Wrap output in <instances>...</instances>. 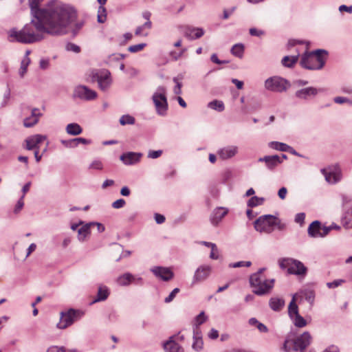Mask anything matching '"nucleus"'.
I'll use <instances>...</instances> for the list:
<instances>
[{
  "label": "nucleus",
  "mask_w": 352,
  "mask_h": 352,
  "mask_svg": "<svg viewBox=\"0 0 352 352\" xmlns=\"http://www.w3.org/2000/svg\"><path fill=\"white\" fill-rule=\"evenodd\" d=\"M298 314H299V312L297 304L290 302L288 306V315L289 318H292L294 316H296Z\"/></svg>",
  "instance_id": "40"
},
{
  "label": "nucleus",
  "mask_w": 352,
  "mask_h": 352,
  "mask_svg": "<svg viewBox=\"0 0 352 352\" xmlns=\"http://www.w3.org/2000/svg\"><path fill=\"white\" fill-rule=\"evenodd\" d=\"M258 161L259 162H264L267 168L270 170H274L281 164V160L278 155H265L263 157H260Z\"/></svg>",
  "instance_id": "17"
},
{
  "label": "nucleus",
  "mask_w": 352,
  "mask_h": 352,
  "mask_svg": "<svg viewBox=\"0 0 352 352\" xmlns=\"http://www.w3.org/2000/svg\"><path fill=\"white\" fill-rule=\"evenodd\" d=\"M173 81L176 83V85L175 86L173 89V91L175 94L179 95L182 93V84L179 82H178L177 79L176 78H173Z\"/></svg>",
  "instance_id": "58"
},
{
  "label": "nucleus",
  "mask_w": 352,
  "mask_h": 352,
  "mask_svg": "<svg viewBox=\"0 0 352 352\" xmlns=\"http://www.w3.org/2000/svg\"><path fill=\"white\" fill-rule=\"evenodd\" d=\"M10 89L9 88H8L6 91V92L4 93V95H3V102H1V107H4L7 105L9 100H10Z\"/></svg>",
  "instance_id": "52"
},
{
  "label": "nucleus",
  "mask_w": 352,
  "mask_h": 352,
  "mask_svg": "<svg viewBox=\"0 0 352 352\" xmlns=\"http://www.w3.org/2000/svg\"><path fill=\"white\" fill-rule=\"evenodd\" d=\"M107 19L106 9L104 6H100L98 11V22L103 23Z\"/></svg>",
  "instance_id": "41"
},
{
  "label": "nucleus",
  "mask_w": 352,
  "mask_h": 352,
  "mask_svg": "<svg viewBox=\"0 0 352 352\" xmlns=\"http://www.w3.org/2000/svg\"><path fill=\"white\" fill-rule=\"evenodd\" d=\"M109 295V292L106 286H100L98 287L96 298L94 302L105 300Z\"/></svg>",
  "instance_id": "29"
},
{
  "label": "nucleus",
  "mask_w": 352,
  "mask_h": 352,
  "mask_svg": "<svg viewBox=\"0 0 352 352\" xmlns=\"http://www.w3.org/2000/svg\"><path fill=\"white\" fill-rule=\"evenodd\" d=\"M94 224H95L94 222L86 223L78 230V239L80 241H85L86 238L90 234V228Z\"/></svg>",
  "instance_id": "26"
},
{
  "label": "nucleus",
  "mask_w": 352,
  "mask_h": 352,
  "mask_svg": "<svg viewBox=\"0 0 352 352\" xmlns=\"http://www.w3.org/2000/svg\"><path fill=\"white\" fill-rule=\"evenodd\" d=\"M165 217L162 214L155 213V220L157 224H162L165 221Z\"/></svg>",
  "instance_id": "63"
},
{
  "label": "nucleus",
  "mask_w": 352,
  "mask_h": 352,
  "mask_svg": "<svg viewBox=\"0 0 352 352\" xmlns=\"http://www.w3.org/2000/svg\"><path fill=\"white\" fill-rule=\"evenodd\" d=\"M179 292V288H175L170 293V294L166 298H165L164 302L166 303L170 302L174 299V298L175 297L176 294H178Z\"/></svg>",
  "instance_id": "49"
},
{
  "label": "nucleus",
  "mask_w": 352,
  "mask_h": 352,
  "mask_svg": "<svg viewBox=\"0 0 352 352\" xmlns=\"http://www.w3.org/2000/svg\"><path fill=\"white\" fill-rule=\"evenodd\" d=\"M211 267L210 265H201L195 271L193 276V283L205 280L210 275Z\"/></svg>",
  "instance_id": "16"
},
{
  "label": "nucleus",
  "mask_w": 352,
  "mask_h": 352,
  "mask_svg": "<svg viewBox=\"0 0 352 352\" xmlns=\"http://www.w3.org/2000/svg\"><path fill=\"white\" fill-rule=\"evenodd\" d=\"M210 258L212 259H217L219 258V250L217 245L214 248H211Z\"/></svg>",
  "instance_id": "62"
},
{
  "label": "nucleus",
  "mask_w": 352,
  "mask_h": 352,
  "mask_svg": "<svg viewBox=\"0 0 352 352\" xmlns=\"http://www.w3.org/2000/svg\"><path fill=\"white\" fill-rule=\"evenodd\" d=\"M322 225L320 221H314L308 227V235L312 238L320 237Z\"/></svg>",
  "instance_id": "23"
},
{
  "label": "nucleus",
  "mask_w": 352,
  "mask_h": 352,
  "mask_svg": "<svg viewBox=\"0 0 352 352\" xmlns=\"http://www.w3.org/2000/svg\"><path fill=\"white\" fill-rule=\"evenodd\" d=\"M321 173L325 177V180L331 184H335L341 180L340 172H327L325 168L321 169Z\"/></svg>",
  "instance_id": "22"
},
{
  "label": "nucleus",
  "mask_w": 352,
  "mask_h": 352,
  "mask_svg": "<svg viewBox=\"0 0 352 352\" xmlns=\"http://www.w3.org/2000/svg\"><path fill=\"white\" fill-rule=\"evenodd\" d=\"M288 82L285 79L273 76L267 78L265 82V87L267 90L275 92H283L287 90Z\"/></svg>",
  "instance_id": "9"
},
{
  "label": "nucleus",
  "mask_w": 352,
  "mask_h": 352,
  "mask_svg": "<svg viewBox=\"0 0 352 352\" xmlns=\"http://www.w3.org/2000/svg\"><path fill=\"white\" fill-rule=\"evenodd\" d=\"M210 60L212 62L216 63V64H218V65H221V64H223V63H228V61L227 60H220L218 57H217V55L216 54H213L211 55V57H210Z\"/></svg>",
  "instance_id": "61"
},
{
  "label": "nucleus",
  "mask_w": 352,
  "mask_h": 352,
  "mask_svg": "<svg viewBox=\"0 0 352 352\" xmlns=\"http://www.w3.org/2000/svg\"><path fill=\"white\" fill-rule=\"evenodd\" d=\"M39 119L34 116H30L23 120V125L25 127H32L38 123Z\"/></svg>",
  "instance_id": "38"
},
{
  "label": "nucleus",
  "mask_w": 352,
  "mask_h": 352,
  "mask_svg": "<svg viewBox=\"0 0 352 352\" xmlns=\"http://www.w3.org/2000/svg\"><path fill=\"white\" fill-rule=\"evenodd\" d=\"M133 280H137L138 282H142V278L140 277V278L135 279L134 278V276H133V274H131V273H125V274L120 276L117 279V282H118V285H120L121 286H127Z\"/></svg>",
  "instance_id": "24"
},
{
  "label": "nucleus",
  "mask_w": 352,
  "mask_h": 352,
  "mask_svg": "<svg viewBox=\"0 0 352 352\" xmlns=\"http://www.w3.org/2000/svg\"><path fill=\"white\" fill-rule=\"evenodd\" d=\"M244 50L245 46L243 43H236L232 47L230 52L233 56L241 58L243 56Z\"/></svg>",
  "instance_id": "31"
},
{
  "label": "nucleus",
  "mask_w": 352,
  "mask_h": 352,
  "mask_svg": "<svg viewBox=\"0 0 352 352\" xmlns=\"http://www.w3.org/2000/svg\"><path fill=\"white\" fill-rule=\"evenodd\" d=\"M84 313L78 309H69L67 311L60 312V321L56 327L60 329H65L71 326L75 321L79 320Z\"/></svg>",
  "instance_id": "7"
},
{
  "label": "nucleus",
  "mask_w": 352,
  "mask_h": 352,
  "mask_svg": "<svg viewBox=\"0 0 352 352\" xmlns=\"http://www.w3.org/2000/svg\"><path fill=\"white\" fill-rule=\"evenodd\" d=\"M126 204V201L123 199H119L112 203L111 206L115 209H120L123 208Z\"/></svg>",
  "instance_id": "50"
},
{
  "label": "nucleus",
  "mask_w": 352,
  "mask_h": 352,
  "mask_svg": "<svg viewBox=\"0 0 352 352\" xmlns=\"http://www.w3.org/2000/svg\"><path fill=\"white\" fill-rule=\"evenodd\" d=\"M208 319V317L205 315L204 311H201L195 318V324L193 326H200L204 323Z\"/></svg>",
  "instance_id": "42"
},
{
  "label": "nucleus",
  "mask_w": 352,
  "mask_h": 352,
  "mask_svg": "<svg viewBox=\"0 0 352 352\" xmlns=\"http://www.w3.org/2000/svg\"><path fill=\"white\" fill-rule=\"evenodd\" d=\"M327 55V51L322 49H318L311 52H306L301 56L300 65L306 69H320L325 64Z\"/></svg>",
  "instance_id": "2"
},
{
  "label": "nucleus",
  "mask_w": 352,
  "mask_h": 352,
  "mask_svg": "<svg viewBox=\"0 0 352 352\" xmlns=\"http://www.w3.org/2000/svg\"><path fill=\"white\" fill-rule=\"evenodd\" d=\"M204 342L202 338H193L192 349L196 351H200L203 349Z\"/></svg>",
  "instance_id": "43"
},
{
  "label": "nucleus",
  "mask_w": 352,
  "mask_h": 352,
  "mask_svg": "<svg viewBox=\"0 0 352 352\" xmlns=\"http://www.w3.org/2000/svg\"><path fill=\"white\" fill-rule=\"evenodd\" d=\"M41 2L42 0H28L31 21L21 30L14 28L10 30L9 41L31 44L44 39L45 34H67V28L78 17L75 8L56 0L49 1L41 8Z\"/></svg>",
  "instance_id": "1"
},
{
  "label": "nucleus",
  "mask_w": 352,
  "mask_h": 352,
  "mask_svg": "<svg viewBox=\"0 0 352 352\" xmlns=\"http://www.w3.org/2000/svg\"><path fill=\"white\" fill-rule=\"evenodd\" d=\"M228 212V210L226 208L219 207L215 208L210 215L211 223L217 226Z\"/></svg>",
  "instance_id": "20"
},
{
  "label": "nucleus",
  "mask_w": 352,
  "mask_h": 352,
  "mask_svg": "<svg viewBox=\"0 0 352 352\" xmlns=\"http://www.w3.org/2000/svg\"><path fill=\"white\" fill-rule=\"evenodd\" d=\"M151 272L155 277L165 282L172 280L174 277V272L170 267L155 266L151 269Z\"/></svg>",
  "instance_id": "13"
},
{
  "label": "nucleus",
  "mask_w": 352,
  "mask_h": 352,
  "mask_svg": "<svg viewBox=\"0 0 352 352\" xmlns=\"http://www.w3.org/2000/svg\"><path fill=\"white\" fill-rule=\"evenodd\" d=\"M176 335L170 336L168 340L163 344L165 352H183L182 347L176 342L175 338Z\"/></svg>",
  "instance_id": "21"
},
{
  "label": "nucleus",
  "mask_w": 352,
  "mask_h": 352,
  "mask_svg": "<svg viewBox=\"0 0 352 352\" xmlns=\"http://www.w3.org/2000/svg\"><path fill=\"white\" fill-rule=\"evenodd\" d=\"M142 155L140 153L127 152L123 153L120 159L125 165H133L140 160Z\"/></svg>",
  "instance_id": "19"
},
{
  "label": "nucleus",
  "mask_w": 352,
  "mask_h": 352,
  "mask_svg": "<svg viewBox=\"0 0 352 352\" xmlns=\"http://www.w3.org/2000/svg\"><path fill=\"white\" fill-rule=\"evenodd\" d=\"M146 46V43H140L137 45H131L129 47L128 50L131 53H136L142 50Z\"/></svg>",
  "instance_id": "46"
},
{
  "label": "nucleus",
  "mask_w": 352,
  "mask_h": 352,
  "mask_svg": "<svg viewBox=\"0 0 352 352\" xmlns=\"http://www.w3.org/2000/svg\"><path fill=\"white\" fill-rule=\"evenodd\" d=\"M65 49L68 52H72L76 54L80 52V47L78 45L73 43H68L65 46Z\"/></svg>",
  "instance_id": "47"
},
{
  "label": "nucleus",
  "mask_w": 352,
  "mask_h": 352,
  "mask_svg": "<svg viewBox=\"0 0 352 352\" xmlns=\"http://www.w3.org/2000/svg\"><path fill=\"white\" fill-rule=\"evenodd\" d=\"M333 230V226H322L320 237H324L326 236L329 232Z\"/></svg>",
  "instance_id": "59"
},
{
  "label": "nucleus",
  "mask_w": 352,
  "mask_h": 352,
  "mask_svg": "<svg viewBox=\"0 0 352 352\" xmlns=\"http://www.w3.org/2000/svg\"><path fill=\"white\" fill-rule=\"evenodd\" d=\"M205 32L202 28L187 25L184 28V36L190 40L198 39L204 36Z\"/></svg>",
  "instance_id": "18"
},
{
  "label": "nucleus",
  "mask_w": 352,
  "mask_h": 352,
  "mask_svg": "<svg viewBox=\"0 0 352 352\" xmlns=\"http://www.w3.org/2000/svg\"><path fill=\"white\" fill-rule=\"evenodd\" d=\"M250 34L253 36L260 37L265 34V32L261 30H258L255 28H252L249 30Z\"/></svg>",
  "instance_id": "53"
},
{
  "label": "nucleus",
  "mask_w": 352,
  "mask_h": 352,
  "mask_svg": "<svg viewBox=\"0 0 352 352\" xmlns=\"http://www.w3.org/2000/svg\"><path fill=\"white\" fill-rule=\"evenodd\" d=\"M208 107L218 112H222L225 109L224 103L221 100H214L208 104Z\"/></svg>",
  "instance_id": "33"
},
{
  "label": "nucleus",
  "mask_w": 352,
  "mask_h": 352,
  "mask_svg": "<svg viewBox=\"0 0 352 352\" xmlns=\"http://www.w3.org/2000/svg\"><path fill=\"white\" fill-rule=\"evenodd\" d=\"M162 154V150L157 151H149L148 153V157L151 159H156L160 157Z\"/></svg>",
  "instance_id": "55"
},
{
  "label": "nucleus",
  "mask_w": 352,
  "mask_h": 352,
  "mask_svg": "<svg viewBox=\"0 0 352 352\" xmlns=\"http://www.w3.org/2000/svg\"><path fill=\"white\" fill-rule=\"evenodd\" d=\"M299 55L296 56H285L283 58L281 63L282 64L288 68H292L298 60Z\"/></svg>",
  "instance_id": "30"
},
{
  "label": "nucleus",
  "mask_w": 352,
  "mask_h": 352,
  "mask_svg": "<svg viewBox=\"0 0 352 352\" xmlns=\"http://www.w3.org/2000/svg\"><path fill=\"white\" fill-rule=\"evenodd\" d=\"M92 82H97L99 89L107 91L112 84L111 72L105 69H93L90 73Z\"/></svg>",
  "instance_id": "5"
},
{
  "label": "nucleus",
  "mask_w": 352,
  "mask_h": 352,
  "mask_svg": "<svg viewBox=\"0 0 352 352\" xmlns=\"http://www.w3.org/2000/svg\"><path fill=\"white\" fill-rule=\"evenodd\" d=\"M272 214H265L259 217L254 223V228L260 232L271 233L273 231Z\"/></svg>",
  "instance_id": "10"
},
{
  "label": "nucleus",
  "mask_w": 352,
  "mask_h": 352,
  "mask_svg": "<svg viewBox=\"0 0 352 352\" xmlns=\"http://www.w3.org/2000/svg\"><path fill=\"white\" fill-rule=\"evenodd\" d=\"M119 122L120 124L122 126L126 124H134L135 122V119L132 116L126 114L120 117Z\"/></svg>",
  "instance_id": "37"
},
{
  "label": "nucleus",
  "mask_w": 352,
  "mask_h": 352,
  "mask_svg": "<svg viewBox=\"0 0 352 352\" xmlns=\"http://www.w3.org/2000/svg\"><path fill=\"white\" fill-rule=\"evenodd\" d=\"M76 20V19L67 28V34L70 32L73 37H75L78 34L80 30L82 28V27L85 25V22L83 21H78L76 22L72 27H71L72 24L74 22H75Z\"/></svg>",
  "instance_id": "27"
},
{
  "label": "nucleus",
  "mask_w": 352,
  "mask_h": 352,
  "mask_svg": "<svg viewBox=\"0 0 352 352\" xmlns=\"http://www.w3.org/2000/svg\"><path fill=\"white\" fill-rule=\"evenodd\" d=\"M72 96L83 100H92L97 97V93L85 85H78L74 88Z\"/></svg>",
  "instance_id": "11"
},
{
  "label": "nucleus",
  "mask_w": 352,
  "mask_h": 352,
  "mask_svg": "<svg viewBox=\"0 0 352 352\" xmlns=\"http://www.w3.org/2000/svg\"><path fill=\"white\" fill-rule=\"evenodd\" d=\"M66 132L71 135H78L82 132V127L77 123H70L66 126Z\"/></svg>",
  "instance_id": "28"
},
{
  "label": "nucleus",
  "mask_w": 352,
  "mask_h": 352,
  "mask_svg": "<svg viewBox=\"0 0 352 352\" xmlns=\"http://www.w3.org/2000/svg\"><path fill=\"white\" fill-rule=\"evenodd\" d=\"M273 226H276L278 230H284L286 228V224L281 221L280 219L274 216Z\"/></svg>",
  "instance_id": "45"
},
{
  "label": "nucleus",
  "mask_w": 352,
  "mask_h": 352,
  "mask_svg": "<svg viewBox=\"0 0 352 352\" xmlns=\"http://www.w3.org/2000/svg\"><path fill=\"white\" fill-rule=\"evenodd\" d=\"M265 199L257 196L252 197L248 201L247 205L249 208H254L261 206L263 204Z\"/></svg>",
  "instance_id": "36"
},
{
  "label": "nucleus",
  "mask_w": 352,
  "mask_h": 352,
  "mask_svg": "<svg viewBox=\"0 0 352 352\" xmlns=\"http://www.w3.org/2000/svg\"><path fill=\"white\" fill-rule=\"evenodd\" d=\"M47 352H67L64 346H52L49 347ZM67 352H77L76 349H71Z\"/></svg>",
  "instance_id": "44"
},
{
  "label": "nucleus",
  "mask_w": 352,
  "mask_h": 352,
  "mask_svg": "<svg viewBox=\"0 0 352 352\" xmlns=\"http://www.w3.org/2000/svg\"><path fill=\"white\" fill-rule=\"evenodd\" d=\"M89 168L95 170H102L103 168V164L100 160H94L89 165Z\"/></svg>",
  "instance_id": "51"
},
{
  "label": "nucleus",
  "mask_w": 352,
  "mask_h": 352,
  "mask_svg": "<svg viewBox=\"0 0 352 352\" xmlns=\"http://www.w3.org/2000/svg\"><path fill=\"white\" fill-rule=\"evenodd\" d=\"M294 324L298 328H302L305 327L307 324L306 320L299 314L296 316H294L292 318H290Z\"/></svg>",
  "instance_id": "34"
},
{
  "label": "nucleus",
  "mask_w": 352,
  "mask_h": 352,
  "mask_svg": "<svg viewBox=\"0 0 352 352\" xmlns=\"http://www.w3.org/2000/svg\"><path fill=\"white\" fill-rule=\"evenodd\" d=\"M279 266L283 270L287 269L289 274L304 276L307 271V267L301 261L292 258H285L280 260Z\"/></svg>",
  "instance_id": "6"
},
{
  "label": "nucleus",
  "mask_w": 352,
  "mask_h": 352,
  "mask_svg": "<svg viewBox=\"0 0 352 352\" xmlns=\"http://www.w3.org/2000/svg\"><path fill=\"white\" fill-rule=\"evenodd\" d=\"M23 198H24V195H22L21 197L17 201V203L15 206V208H14L15 213L19 212L23 208V205H24Z\"/></svg>",
  "instance_id": "57"
},
{
  "label": "nucleus",
  "mask_w": 352,
  "mask_h": 352,
  "mask_svg": "<svg viewBox=\"0 0 352 352\" xmlns=\"http://www.w3.org/2000/svg\"><path fill=\"white\" fill-rule=\"evenodd\" d=\"M239 152V148L234 145H229L221 148L217 151V155L223 160H229L234 157Z\"/></svg>",
  "instance_id": "14"
},
{
  "label": "nucleus",
  "mask_w": 352,
  "mask_h": 352,
  "mask_svg": "<svg viewBox=\"0 0 352 352\" xmlns=\"http://www.w3.org/2000/svg\"><path fill=\"white\" fill-rule=\"evenodd\" d=\"M47 138L45 135L36 134L31 136L28 137L25 142L26 144L25 148L27 150H36L37 148H39L38 144L41 143L43 140Z\"/></svg>",
  "instance_id": "15"
},
{
  "label": "nucleus",
  "mask_w": 352,
  "mask_h": 352,
  "mask_svg": "<svg viewBox=\"0 0 352 352\" xmlns=\"http://www.w3.org/2000/svg\"><path fill=\"white\" fill-rule=\"evenodd\" d=\"M312 338L308 331H305L296 339L287 336L283 344L285 352H296L298 349H305L311 342Z\"/></svg>",
  "instance_id": "4"
},
{
  "label": "nucleus",
  "mask_w": 352,
  "mask_h": 352,
  "mask_svg": "<svg viewBox=\"0 0 352 352\" xmlns=\"http://www.w3.org/2000/svg\"><path fill=\"white\" fill-rule=\"evenodd\" d=\"M323 89H317L314 87L302 88L295 92V97L302 100H310L314 99Z\"/></svg>",
  "instance_id": "12"
},
{
  "label": "nucleus",
  "mask_w": 352,
  "mask_h": 352,
  "mask_svg": "<svg viewBox=\"0 0 352 352\" xmlns=\"http://www.w3.org/2000/svg\"><path fill=\"white\" fill-rule=\"evenodd\" d=\"M302 298L312 306L314 303L315 293L312 290H305L300 293Z\"/></svg>",
  "instance_id": "35"
},
{
  "label": "nucleus",
  "mask_w": 352,
  "mask_h": 352,
  "mask_svg": "<svg viewBox=\"0 0 352 352\" xmlns=\"http://www.w3.org/2000/svg\"><path fill=\"white\" fill-rule=\"evenodd\" d=\"M285 305V300L282 298L272 297L269 300V306L274 311H281Z\"/></svg>",
  "instance_id": "25"
},
{
  "label": "nucleus",
  "mask_w": 352,
  "mask_h": 352,
  "mask_svg": "<svg viewBox=\"0 0 352 352\" xmlns=\"http://www.w3.org/2000/svg\"><path fill=\"white\" fill-rule=\"evenodd\" d=\"M75 142L77 146L79 144H89L91 143V140L84 138H76Z\"/></svg>",
  "instance_id": "60"
},
{
  "label": "nucleus",
  "mask_w": 352,
  "mask_h": 352,
  "mask_svg": "<svg viewBox=\"0 0 352 352\" xmlns=\"http://www.w3.org/2000/svg\"><path fill=\"white\" fill-rule=\"evenodd\" d=\"M30 63V59L29 57H24L21 63V67L19 69V75L21 77H23L24 74L27 72V68Z\"/></svg>",
  "instance_id": "39"
},
{
  "label": "nucleus",
  "mask_w": 352,
  "mask_h": 352,
  "mask_svg": "<svg viewBox=\"0 0 352 352\" xmlns=\"http://www.w3.org/2000/svg\"><path fill=\"white\" fill-rule=\"evenodd\" d=\"M60 142L63 145L67 148H74L76 146L75 138L70 140H62Z\"/></svg>",
  "instance_id": "48"
},
{
  "label": "nucleus",
  "mask_w": 352,
  "mask_h": 352,
  "mask_svg": "<svg viewBox=\"0 0 352 352\" xmlns=\"http://www.w3.org/2000/svg\"><path fill=\"white\" fill-rule=\"evenodd\" d=\"M344 282V280L342 279H338V280H335L332 282L327 283V285L329 288L333 289V288H336V287L340 286Z\"/></svg>",
  "instance_id": "54"
},
{
  "label": "nucleus",
  "mask_w": 352,
  "mask_h": 352,
  "mask_svg": "<svg viewBox=\"0 0 352 352\" xmlns=\"http://www.w3.org/2000/svg\"><path fill=\"white\" fill-rule=\"evenodd\" d=\"M322 352H340V349L336 345H331L325 349Z\"/></svg>",
  "instance_id": "64"
},
{
  "label": "nucleus",
  "mask_w": 352,
  "mask_h": 352,
  "mask_svg": "<svg viewBox=\"0 0 352 352\" xmlns=\"http://www.w3.org/2000/svg\"><path fill=\"white\" fill-rule=\"evenodd\" d=\"M250 285L253 288L252 292L257 296H264L269 294L274 285L275 280L266 279L258 274H252L250 277Z\"/></svg>",
  "instance_id": "3"
},
{
  "label": "nucleus",
  "mask_w": 352,
  "mask_h": 352,
  "mask_svg": "<svg viewBox=\"0 0 352 352\" xmlns=\"http://www.w3.org/2000/svg\"><path fill=\"white\" fill-rule=\"evenodd\" d=\"M166 88L163 86L157 87L156 92L153 95V101L157 114L165 116L168 110V102L166 97Z\"/></svg>",
  "instance_id": "8"
},
{
  "label": "nucleus",
  "mask_w": 352,
  "mask_h": 352,
  "mask_svg": "<svg viewBox=\"0 0 352 352\" xmlns=\"http://www.w3.org/2000/svg\"><path fill=\"white\" fill-rule=\"evenodd\" d=\"M305 214L304 212H300L296 214L295 217V222L302 225L305 222Z\"/></svg>",
  "instance_id": "56"
},
{
  "label": "nucleus",
  "mask_w": 352,
  "mask_h": 352,
  "mask_svg": "<svg viewBox=\"0 0 352 352\" xmlns=\"http://www.w3.org/2000/svg\"><path fill=\"white\" fill-rule=\"evenodd\" d=\"M269 145L270 148L280 151L287 152V150L291 149L290 146L279 142H271Z\"/></svg>",
  "instance_id": "32"
}]
</instances>
